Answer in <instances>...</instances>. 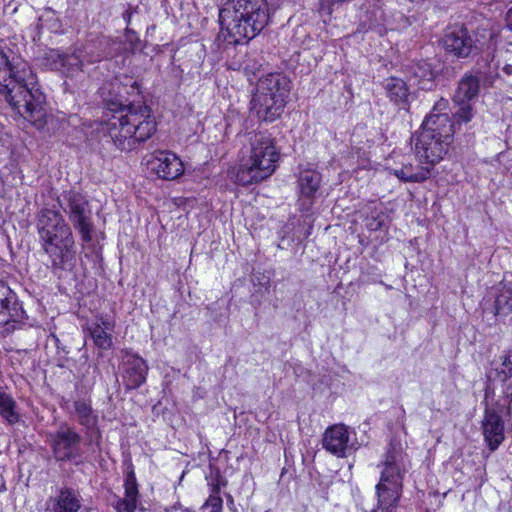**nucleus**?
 <instances>
[{
	"mask_svg": "<svg viewBox=\"0 0 512 512\" xmlns=\"http://www.w3.org/2000/svg\"><path fill=\"white\" fill-rule=\"evenodd\" d=\"M261 67V63L256 61V59H254L250 55H246L245 59L240 64V69H242V71L247 76H256L260 71Z\"/></svg>",
	"mask_w": 512,
	"mask_h": 512,
	"instance_id": "34",
	"label": "nucleus"
},
{
	"mask_svg": "<svg viewBox=\"0 0 512 512\" xmlns=\"http://www.w3.org/2000/svg\"><path fill=\"white\" fill-rule=\"evenodd\" d=\"M378 506H379V508H381L382 510H386V512H393L392 510H390V508H391V507H389V508H384V507H381L379 503H378Z\"/></svg>",
	"mask_w": 512,
	"mask_h": 512,
	"instance_id": "42",
	"label": "nucleus"
},
{
	"mask_svg": "<svg viewBox=\"0 0 512 512\" xmlns=\"http://www.w3.org/2000/svg\"><path fill=\"white\" fill-rule=\"evenodd\" d=\"M507 28L512 31V7L508 10L506 15Z\"/></svg>",
	"mask_w": 512,
	"mask_h": 512,
	"instance_id": "40",
	"label": "nucleus"
},
{
	"mask_svg": "<svg viewBox=\"0 0 512 512\" xmlns=\"http://www.w3.org/2000/svg\"><path fill=\"white\" fill-rule=\"evenodd\" d=\"M50 447L57 462H71L80 465L84 462L82 449V436L67 423L50 433Z\"/></svg>",
	"mask_w": 512,
	"mask_h": 512,
	"instance_id": "8",
	"label": "nucleus"
},
{
	"mask_svg": "<svg viewBox=\"0 0 512 512\" xmlns=\"http://www.w3.org/2000/svg\"><path fill=\"white\" fill-rule=\"evenodd\" d=\"M57 202L80 234L81 240L85 243L91 242L94 224L92 209L86 196L73 189L65 190L57 197Z\"/></svg>",
	"mask_w": 512,
	"mask_h": 512,
	"instance_id": "7",
	"label": "nucleus"
},
{
	"mask_svg": "<svg viewBox=\"0 0 512 512\" xmlns=\"http://www.w3.org/2000/svg\"><path fill=\"white\" fill-rule=\"evenodd\" d=\"M257 91L265 94H271V97L279 95L280 98L286 99L290 92V81L280 73H269L267 76L260 78Z\"/></svg>",
	"mask_w": 512,
	"mask_h": 512,
	"instance_id": "21",
	"label": "nucleus"
},
{
	"mask_svg": "<svg viewBox=\"0 0 512 512\" xmlns=\"http://www.w3.org/2000/svg\"><path fill=\"white\" fill-rule=\"evenodd\" d=\"M321 174L315 170H303L298 177V184L301 197L312 200L319 190L321 183Z\"/></svg>",
	"mask_w": 512,
	"mask_h": 512,
	"instance_id": "26",
	"label": "nucleus"
},
{
	"mask_svg": "<svg viewBox=\"0 0 512 512\" xmlns=\"http://www.w3.org/2000/svg\"><path fill=\"white\" fill-rule=\"evenodd\" d=\"M115 323L109 318L101 317L89 327V332L94 344L102 350H108L112 346V333Z\"/></svg>",
	"mask_w": 512,
	"mask_h": 512,
	"instance_id": "23",
	"label": "nucleus"
},
{
	"mask_svg": "<svg viewBox=\"0 0 512 512\" xmlns=\"http://www.w3.org/2000/svg\"><path fill=\"white\" fill-rule=\"evenodd\" d=\"M383 88L389 100L400 109L409 110L410 90L407 83L398 77H388L383 81Z\"/></svg>",
	"mask_w": 512,
	"mask_h": 512,
	"instance_id": "20",
	"label": "nucleus"
},
{
	"mask_svg": "<svg viewBox=\"0 0 512 512\" xmlns=\"http://www.w3.org/2000/svg\"><path fill=\"white\" fill-rule=\"evenodd\" d=\"M384 218L385 216L383 214H378L377 216H373L370 218H367L366 220V226L371 231H377L382 228L384 224Z\"/></svg>",
	"mask_w": 512,
	"mask_h": 512,
	"instance_id": "36",
	"label": "nucleus"
},
{
	"mask_svg": "<svg viewBox=\"0 0 512 512\" xmlns=\"http://www.w3.org/2000/svg\"><path fill=\"white\" fill-rule=\"evenodd\" d=\"M412 139L415 141L414 151L416 157L420 162L426 163L433 167L439 163L448 152V147L451 143L429 131H419Z\"/></svg>",
	"mask_w": 512,
	"mask_h": 512,
	"instance_id": "11",
	"label": "nucleus"
},
{
	"mask_svg": "<svg viewBox=\"0 0 512 512\" xmlns=\"http://www.w3.org/2000/svg\"><path fill=\"white\" fill-rule=\"evenodd\" d=\"M403 455L399 449L390 444L385 459L380 481L376 486L378 503L381 507H395L402 492L401 461Z\"/></svg>",
	"mask_w": 512,
	"mask_h": 512,
	"instance_id": "6",
	"label": "nucleus"
},
{
	"mask_svg": "<svg viewBox=\"0 0 512 512\" xmlns=\"http://www.w3.org/2000/svg\"><path fill=\"white\" fill-rule=\"evenodd\" d=\"M286 104V99L279 95L271 97V94L256 91L251 100V109L256 113L260 120L272 122L282 114Z\"/></svg>",
	"mask_w": 512,
	"mask_h": 512,
	"instance_id": "14",
	"label": "nucleus"
},
{
	"mask_svg": "<svg viewBox=\"0 0 512 512\" xmlns=\"http://www.w3.org/2000/svg\"><path fill=\"white\" fill-rule=\"evenodd\" d=\"M269 22L266 0H226L219 9L220 34L228 44L248 42Z\"/></svg>",
	"mask_w": 512,
	"mask_h": 512,
	"instance_id": "4",
	"label": "nucleus"
},
{
	"mask_svg": "<svg viewBox=\"0 0 512 512\" xmlns=\"http://www.w3.org/2000/svg\"><path fill=\"white\" fill-rule=\"evenodd\" d=\"M500 359V366L495 367L494 371L496 379L504 383L512 377V349L507 350Z\"/></svg>",
	"mask_w": 512,
	"mask_h": 512,
	"instance_id": "31",
	"label": "nucleus"
},
{
	"mask_svg": "<svg viewBox=\"0 0 512 512\" xmlns=\"http://www.w3.org/2000/svg\"><path fill=\"white\" fill-rule=\"evenodd\" d=\"M139 89H140V86H139L138 82L136 81V89H135V91H133L132 88L129 87L128 88V92L123 91V94H124V96L126 98L129 99V96L139 95L140 94V90Z\"/></svg>",
	"mask_w": 512,
	"mask_h": 512,
	"instance_id": "38",
	"label": "nucleus"
},
{
	"mask_svg": "<svg viewBox=\"0 0 512 512\" xmlns=\"http://www.w3.org/2000/svg\"><path fill=\"white\" fill-rule=\"evenodd\" d=\"M148 164L153 172L163 180H175L184 172L182 161L176 154L170 151L155 153Z\"/></svg>",
	"mask_w": 512,
	"mask_h": 512,
	"instance_id": "13",
	"label": "nucleus"
},
{
	"mask_svg": "<svg viewBox=\"0 0 512 512\" xmlns=\"http://www.w3.org/2000/svg\"><path fill=\"white\" fill-rule=\"evenodd\" d=\"M242 148V159L232 176L236 184L248 186L269 178L280 160V149L275 138L267 132H252Z\"/></svg>",
	"mask_w": 512,
	"mask_h": 512,
	"instance_id": "5",
	"label": "nucleus"
},
{
	"mask_svg": "<svg viewBox=\"0 0 512 512\" xmlns=\"http://www.w3.org/2000/svg\"><path fill=\"white\" fill-rule=\"evenodd\" d=\"M37 232L43 251L47 254L51 270L58 278L76 265L75 240L70 226L62 214L42 208L37 215Z\"/></svg>",
	"mask_w": 512,
	"mask_h": 512,
	"instance_id": "3",
	"label": "nucleus"
},
{
	"mask_svg": "<svg viewBox=\"0 0 512 512\" xmlns=\"http://www.w3.org/2000/svg\"><path fill=\"white\" fill-rule=\"evenodd\" d=\"M447 105H448V102L444 99H441L437 103H435L431 112L443 113V111L446 110Z\"/></svg>",
	"mask_w": 512,
	"mask_h": 512,
	"instance_id": "37",
	"label": "nucleus"
},
{
	"mask_svg": "<svg viewBox=\"0 0 512 512\" xmlns=\"http://www.w3.org/2000/svg\"><path fill=\"white\" fill-rule=\"evenodd\" d=\"M483 436L491 451H495L504 441V422L493 409H485L482 420Z\"/></svg>",
	"mask_w": 512,
	"mask_h": 512,
	"instance_id": "16",
	"label": "nucleus"
},
{
	"mask_svg": "<svg viewBox=\"0 0 512 512\" xmlns=\"http://www.w3.org/2000/svg\"><path fill=\"white\" fill-rule=\"evenodd\" d=\"M136 89V81L132 77H115L104 82L99 88L103 101L107 132L114 145L121 151H131L149 139L156 131V121L151 109L144 103L135 104L126 98L123 91Z\"/></svg>",
	"mask_w": 512,
	"mask_h": 512,
	"instance_id": "1",
	"label": "nucleus"
},
{
	"mask_svg": "<svg viewBox=\"0 0 512 512\" xmlns=\"http://www.w3.org/2000/svg\"><path fill=\"white\" fill-rule=\"evenodd\" d=\"M502 71L507 74L508 76H511L512 75V61L510 63H506L503 68H502Z\"/></svg>",
	"mask_w": 512,
	"mask_h": 512,
	"instance_id": "41",
	"label": "nucleus"
},
{
	"mask_svg": "<svg viewBox=\"0 0 512 512\" xmlns=\"http://www.w3.org/2000/svg\"><path fill=\"white\" fill-rule=\"evenodd\" d=\"M0 416L9 424H15L20 417L16 411V402L13 397L3 391H0Z\"/></svg>",
	"mask_w": 512,
	"mask_h": 512,
	"instance_id": "28",
	"label": "nucleus"
},
{
	"mask_svg": "<svg viewBox=\"0 0 512 512\" xmlns=\"http://www.w3.org/2000/svg\"><path fill=\"white\" fill-rule=\"evenodd\" d=\"M71 414L74 415L77 422L87 429H93L97 426L98 416L92 409L90 401L85 399H79L73 403V411Z\"/></svg>",
	"mask_w": 512,
	"mask_h": 512,
	"instance_id": "25",
	"label": "nucleus"
},
{
	"mask_svg": "<svg viewBox=\"0 0 512 512\" xmlns=\"http://www.w3.org/2000/svg\"><path fill=\"white\" fill-rule=\"evenodd\" d=\"M481 73H466L459 81L453 96V102L458 106L453 117L458 124H466L474 117L472 101L477 98L480 89Z\"/></svg>",
	"mask_w": 512,
	"mask_h": 512,
	"instance_id": "10",
	"label": "nucleus"
},
{
	"mask_svg": "<svg viewBox=\"0 0 512 512\" xmlns=\"http://www.w3.org/2000/svg\"><path fill=\"white\" fill-rule=\"evenodd\" d=\"M406 72L417 80L418 84H421L422 81L432 80L433 78V70L431 65L426 61H413L406 66Z\"/></svg>",
	"mask_w": 512,
	"mask_h": 512,
	"instance_id": "29",
	"label": "nucleus"
},
{
	"mask_svg": "<svg viewBox=\"0 0 512 512\" xmlns=\"http://www.w3.org/2000/svg\"><path fill=\"white\" fill-rule=\"evenodd\" d=\"M121 368L123 383L127 390L137 389L145 383L149 367L138 354L124 350Z\"/></svg>",
	"mask_w": 512,
	"mask_h": 512,
	"instance_id": "12",
	"label": "nucleus"
},
{
	"mask_svg": "<svg viewBox=\"0 0 512 512\" xmlns=\"http://www.w3.org/2000/svg\"><path fill=\"white\" fill-rule=\"evenodd\" d=\"M57 57L59 58V66L61 67H68V70H76L79 71L82 69L83 66V59H81L80 56L71 54V55H60L57 54Z\"/></svg>",
	"mask_w": 512,
	"mask_h": 512,
	"instance_id": "33",
	"label": "nucleus"
},
{
	"mask_svg": "<svg viewBox=\"0 0 512 512\" xmlns=\"http://www.w3.org/2000/svg\"><path fill=\"white\" fill-rule=\"evenodd\" d=\"M46 505L50 512H78L82 504L76 490L62 487L55 497H50L47 500Z\"/></svg>",
	"mask_w": 512,
	"mask_h": 512,
	"instance_id": "18",
	"label": "nucleus"
},
{
	"mask_svg": "<svg viewBox=\"0 0 512 512\" xmlns=\"http://www.w3.org/2000/svg\"><path fill=\"white\" fill-rule=\"evenodd\" d=\"M125 496L127 497H133L137 499L138 496V485L137 480L135 477L133 465L130 463L127 472H126V478H125Z\"/></svg>",
	"mask_w": 512,
	"mask_h": 512,
	"instance_id": "32",
	"label": "nucleus"
},
{
	"mask_svg": "<svg viewBox=\"0 0 512 512\" xmlns=\"http://www.w3.org/2000/svg\"><path fill=\"white\" fill-rule=\"evenodd\" d=\"M211 493L205 503L202 505L203 512H222L223 500L220 497L221 482L217 479L216 483H211Z\"/></svg>",
	"mask_w": 512,
	"mask_h": 512,
	"instance_id": "30",
	"label": "nucleus"
},
{
	"mask_svg": "<svg viewBox=\"0 0 512 512\" xmlns=\"http://www.w3.org/2000/svg\"><path fill=\"white\" fill-rule=\"evenodd\" d=\"M456 125H459L456 119L454 118V122H452L447 113L431 112L425 117L420 131H429L430 134H434L436 137L452 141Z\"/></svg>",
	"mask_w": 512,
	"mask_h": 512,
	"instance_id": "17",
	"label": "nucleus"
},
{
	"mask_svg": "<svg viewBox=\"0 0 512 512\" xmlns=\"http://www.w3.org/2000/svg\"><path fill=\"white\" fill-rule=\"evenodd\" d=\"M50 337L53 340V342H54L56 348L58 349V351L62 350L65 354L68 353V351H66L65 348L62 347L61 342H60L59 338L57 337V335L51 334Z\"/></svg>",
	"mask_w": 512,
	"mask_h": 512,
	"instance_id": "39",
	"label": "nucleus"
},
{
	"mask_svg": "<svg viewBox=\"0 0 512 512\" xmlns=\"http://www.w3.org/2000/svg\"><path fill=\"white\" fill-rule=\"evenodd\" d=\"M111 41L106 38H100L97 44L85 47L84 54L82 55L83 62L88 64H94L100 62L103 59L112 57L110 50Z\"/></svg>",
	"mask_w": 512,
	"mask_h": 512,
	"instance_id": "27",
	"label": "nucleus"
},
{
	"mask_svg": "<svg viewBox=\"0 0 512 512\" xmlns=\"http://www.w3.org/2000/svg\"><path fill=\"white\" fill-rule=\"evenodd\" d=\"M12 54L0 47V94L13 110L41 130L48 121L45 95L36 86V75L28 63L11 58Z\"/></svg>",
	"mask_w": 512,
	"mask_h": 512,
	"instance_id": "2",
	"label": "nucleus"
},
{
	"mask_svg": "<svg viewBox=\"0 0 512 512\" xmlns=\"http://www.w3.org/2000/svg\"><path fill=\"white\" fill-rule=\"evenodd\" d=\"M28 316L16 293L0 281V329L6 337L27 325Z\"/></svg>",
	"mask_w": 512,
	"mask_h": 512,
	"instance_id": "9",
	"label": "nucleus"
},
{
	"mask_svg": "<svg viewBox=\"0 0 512 512\" xmlns=\"http://www.w3.org/2000/svg\"><path fill=\"white\" fill-rule=\"evenodd\" d=\"M510 413H511V407H510V406H508V407H507V414H510Z\"/></svg>",
	"mask_w": 512,
	"mask_h": 512,
	"instance_id": "43",
	"label": "nucleus"
},
{
	"mask_svg": "<svg viewBox=\"0 0 512 512\" xmlns=\"http://www.w3.org/2000/svg\"><path fill=\"white\" fill-rule=\"evenodd\" d=\"M349 433L343 424L333 425L326 429L323 436V447L333 455L345 456L348 447Z\"/></svg>",
	"mask_w": 512,
	"mask_h": 512,
	"instance_id": "19",
	"label": "nucleus"
},
{
	"mask_svg": "<svg viewBox=\"0 0 512 512\" xmlns=\"http://www.w3.org/2000/svg\"><path fill=\"white\" fill-rule=\"evenodd\" d=\"M230 505H233V499L230 498Z\"/></svg>",
	"mask_w": 512,
	"mask_h": 512,
	"instance_id": "44",
	"label": "nucleus"
},
{
	"mask_svg": "<svg viewBox=\"0 0 512 512\" xmlns=\"http://www.w3.org/2000/svg\"><path fill=\"white\" fill-rule=\"evenodd\" d=\"M137 505V499L125 496L117 502L116 509L118 512H134Z\"/></svg>",
	"mask_w": 512,
	"mask_h": 512,
	"instance_id": "35",
	"label": "nucleus"
},
{
	"mask_svg": "<svg viewBox=\"0 0 512 512\" xmlns=\"http://www.w3.org/2000/svg\"><path fill=\"white\" fill-rule=\"evenodd\" d=\"M390 171L402 182L421 183L430 177L431 167L402 162L400 166L391 168Z\"/></svg>",
	"mask_w": 512,
	"mask_h": 512,
	"instance_id": "22",
	"label": "nucleus"
},
{
	"mask_svg": "<svg viewBox=\"0 0 512 512\" xmlns=\"http://www.w3.org/2000/svg\"><path fill=\"white\" fill-rule=\"evenodd\" d=\"M493 313L498 317L512 313V282L502 281L495 288Z\"/></svg>",
	"mask_w": 512,
	"mask_h": 512,
	"instance_id": "24",
	"label": "nucleus"
},
{
	"mask_svg": "<svg viewBox=\"0 0 512 512\" xmlns=\"http://www.w3.org/2000/svg\"><path fill=\"white\" fill-rule=\"evenodd\" d=\"M443 47L457 58L468 57L476 48L474 40L464 27L450 28L443 37Z\"/></svg>",
	"mask_w": 512,
	"mask_h": 512,
	"instance_id": "15",
	"label": "nucleus"
}]
</instances>
